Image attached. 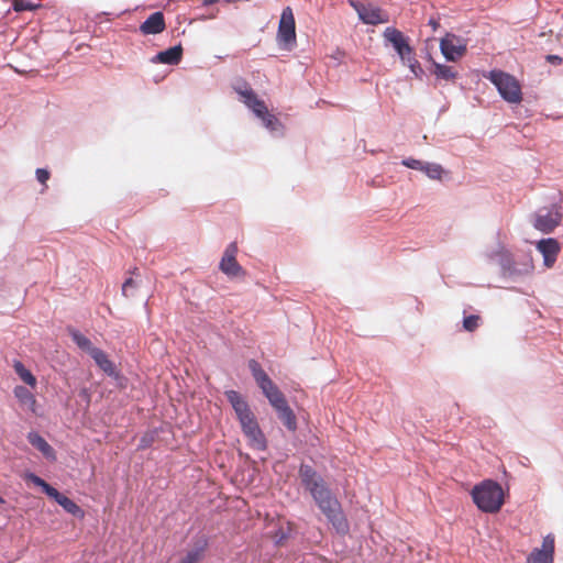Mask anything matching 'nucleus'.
Returning a JSON list of instances; mask_svg holds the SVG:
<instances>
[{
    "mask_svg": "<svg viewBox=\"0 0 563 563\" xmlns=\"http://www.w3.org/2000/svg\"><path fill=\"white\" fill-rule=\"evenodd\" d=\"M302 485L310 492L322 514L331 522L335 531L345 536L350 531L349 521L343 514L341 503L331 493L323 478L310 466L302 464L299 468Z\"/></svg>",
    "mask_w": 563,
    "mask_h": 563,
    "instance_id": "nucleus-1",
    "label": "nucleus"
},
{
    "mask_svg": "<svg viewBox=\"0 0 563 563\" xmlns=\"http://www.w3.org/2000/svg\"><path fill=\"white\" fill-rule=\"evenodd\" d=\"M225 397L234 409L249 445L254 450L265 451L267 449L266 437L246 400L236 390H227Z\"/></svg>",
    "mask_w": 563,
    "mask_h": 563,
    "instance_id": "nucleus-2",
    "label": "nucleus"
},
{
    "mask_svg": "<svg viewBox=\"0 0 563 563\" xmlns=\"http://www.w3.org/2000/svg\"><path fill=\"white\" fill-rule=\"evenodd\" d=\"M471 496L477 508L487 514L498 512L505 503L503 487L493 479L476 484Z\"/></svg>",
    "mask_w": 563,
    "mask_h": 563,
    "instance_id": "nucleus-3",
    "label": "nucleus"
},
{
    "mask_svg": "<svg viewBox=\"0 0 563 563\" xmlns=\"http://www.w3.org/2000/svg\"><path fill=\"white\" fill-rule=\"evenodd\" d=\"M383 36L393 45L401 62L410 68L412 74L416 77H420L423 71L416 58L413 48L409 44V38L396 27H386Z\"/></svg>",
    "mask_w": 563,
    "mask_h": 563,
    "instance_id": "nucleus-4",
    "label": "nucleus"
},
{
    "mask_svg": "<svg viewBox=\"0 0 563 563\" xmlns=\"http://www.w3.org/2000/svg\"><path fill=\"white\" fill-rule=\"evenodd\" d=\"M487 78L496 86L506 101L519 103L522 100L520 84L514 76L501 70H492Z\"/></svg>",
    "mask_w": 563,
    "mask_h": 563,
    "instance_id": "nucleus-5",
    "label": "nucleus"
},
{
    "mask_svg": "<svg viewBox=\"0 0 563 563\" xmlns=\"http://www.w3.org/2000/svg\"><path fill=\"white\" fill-rule=\"evenodd\" d=\"M277 42L287 51L292 49L296 45V21L290 7H286L282 11L277 30Z\"/></svg>",
    "mask_w": 563,
    "mask_h": 563,
    "instance_id": "nucleus-6",
    "label": "nucleus"
},
{
    "mask_svg": "<svg viewBox=\"0 0 563 563\" xmlns=\"http://www.w3.org/2000/svg\"><path fill=\"white\" fill-rule=\"evenodd\" d=\"M349 4L356 11L364 24L378 25L389 22V14L373 2L349 0Z\"/></svg>",
    "mask_w": 563,
    "mask_h": 563,
    "instance_id": "nucleus-7",
    "label": "nucleus"
},
{
    "mask_svg": "<svg viewBox=\"0 0 563 563\" xmlns=\"http://www.w3.org/2000/svg\"><path fill=\"white\" fill-rule=\"evenodd\" d=\"M563 208L554 205L551 208L540 209L533 217V227L542 233H551L561 223Z\"/></svg>",
    "mask_w": 563,
    "mask_h": 563,
    "instance_id": "nucleus-8",
    "label": "nucleus"
},
{
    "mask_svg": "<svg viewBox=\"0 0 563 563\" xmlns=\"http://www.w3.org/2000/svg\"><path fill=\"white\" fill-rule=\"evenodd\" d=\"M238 252V244L235 242L230 243L219 264L220 271L230 278L245 277L246 275L243 267L236 261Z\"/></svg>",
    "mask_w": 563,
    "mask_h": 563,
    "instance_id": "nucleus-9",
    "label": "nucleus"
},
{
    "mask_svg": "<svg viewBox=\"0 0 563 563\" xmlns=\"http://www.w3.org/2000/svg\"><path fill=\"white\" fill-rule=\"evenodd\" d=\"M441 53L448 60L455 62L466 53V42L455 34H446L440 42Z\"/></svg>",
    "mask_w": 563,
    "mask_h": 563,
    "instance_id": "nucleus-10",
    "label": "nucleus"
},
{
    "mask_svg": "<svg viewBox=\"0 0 563 563\" xmlns=\"http://www.w3.org/2000/svg\"><path fill=\"white\" fill-rule=\"evenodd\" d=\"M554 537L548 534L543 538L542 548L534 549L528 556V563H553Z\"/></svg>",
    "mask_w": 563,
    "mask_h": 563,
    "instance_id": "nucleus-11",
    "label": "nucleus"
},
{
    "mask_svg": "<svg viewBox=\"0 0 563 563\" xmlns=\"http://www.w3.org/2000/svg\"><path fill=\"white\" fill-rule=\"evenodd\" d=\"M497 256H498V263H499V265L503 269V273L505 275L511 276V275L525 274V273H529L533 268L531 261L525 265L523 269L518 268L514 261L511 253H509L506 250L499 251L497 253Z\"/></svg>",
    "mask_w": 563,
    "mask_h": 563,
    "instance_id": "nucleus-12",
    "label": "nucleus"
},
{
    "mask_svg": "<svg viewBox=\"0 0 563 563\" xmlns=\"http://www.w3.org/2000/svg\"><path fill=\"white\" fill-rule=\"evenodd\" d=\"M538 251L542 254L544 260V265L548 268H551L556 262L558 255L560 253V244L555 239H543L537 244Z\"/></svg>",
    "mask_w": 563,
    "mask_h": 563,
    "instance_id": "nucleus-13",
    "label": "nucleus"
},
{
    "mask_svg": "<svg viewBox=\"0 0 563 563\" xmlns=\"http://www.w3.org/2000/svg\"><path fill=\"white\" fill-rule=\"evenodd\" d=\"M166 29L164 14L159 11L152 13L141 25L140 32L143 35H155Z\"/></svg>",
    "mask_w": 563,
    "mask_h": 563,
    "instance_id": "nucleus-14",
    "label": "nucleus"
},
{
    "mask_svg": "<svg viewBox=\"0 0 563 563\" xmlns=\"http://www.w3.org/2000/svg\"><path fill=\"white\" fill-rule=\"evenodd\" d=\"M48 497L53 498L59 506L63 507L66 512L73 515L74 517L80 519L85 517V511L74 500L59 493L56 488Z\"/></svg>",
    "mask_w": 563,
    "mask_h": 563,
    "instance_id": "nucleus-15",
    "label": "nucleus"
},
{
    "mask_svg": "<svg viewBox=\"0 0 563 563\" xmlns=\"http://www.w3.org/2000/svg\"><path fill=\"white\" fill-rule=\"evenodd\" d=\"M13 393L22 406L26 407L32 413L37 415L36 398L26 387L15 386Z\"/></svg>",
    "mask_w": 563,
    "mask_h": 563,
    "instance_id": "nucleus-16",
    "label": "nucleus"
},
{
    "mask_svg": "<svg viewBox=\"0 0 563 563\" xmlns=\"http://www.w3.org/2000/svg\"><path fill=\"white\" fill-rule=\"evenodd\" d=\"M29 442L36 448L45 457L55 460V451L51 444L37 432H30L27 434Z\"/></svg>",
    "mask_w": 563,
    "mask_h": 563,
    "instance_id": "nucleus-17",
    "label": "nucleus"
},
{
    "mask_svg": "<svg viewBox=\"0 0 563 563\" xmlns=\"http://www.w3.org/2000/svg\"><path fill=\"white\" fill-rule=\"evenodd\" d=\"M183 56V48L180 45L169 47L166 51L159 52L154 58V62H158L167 65H177Z\"/></svg>",
    "mask_w": 563,
    "mask_h": 563,
    "instance_id": "nucleus-18",
    "label": "nucleus"
},
{
    "mask_svg": "<svg viewBox=\"0 0 563 563\" xmlns=\"http://www.w3.org/2000/svg\"><path fill=\"white\" fill-rule=\"evenodd\" d=\"M90 356L100 367V369H102L107 375L112 376L115 374V367L113 362L108 357V355L102 350L98 347L91 350Z\"/></svg>",
    "mask_w": 563,
    "mask_h": 563,
    "instance_id": "nucleus-19",
    "label": "nucleus"
},
{
    "mask_svg": "<svg viewBox=\"0 0 563 563\" xmlns=\"http://www.w3.org/2000/svg\"><path fill=\"white\" fill-rule=\"evenodd\" d=\"M262 391L266 396V398L268 399L269 404L274 409L287 402L284 394L274 383H272L271 386L263 387Z\"/></svg>",
    "mask_w": 563,
    "mask_h": 563,
    "instance_id": "nucleus-20",
    "label": "nucleus"
},
{
    "mask_svg": "<svg viewBox=\"0 0 563 563\" xmlns=\"http://www.w3.org/2000/svg\"><path fill=\"white\" fill-rule=\"evenodd\" d=\"M249 368L251 369L252 375L261 389H263V387L271 386L273 380L264 372V369L262 368L261 364L257 361L250 360Z\"/></svg>",
    "mask_w": 563,
    "mask_h": 563,
    "instance_id": "nucleus-21",
    "label": "nucleus"
},
{
    "mask_svg": "<svg viewBox=\"0 0 563 563\" xmlns=\"http://www.w3.org/2000/svg\"><path fill=\"white\" fill-rule=\"evenodd\" d=\"M249 368L251 369L252 375L261 389H263V387L271 386L273 380L264 372V369L262 368L261 364L257 361L250 360Z\"/></svg>",
    "mask_w": 563,
    "mask_h": 563,
    "instance_id": "nucleus-22",
    "label": "nucleus"
},
{
    "mask_svg": "<svg viewBox=\"0 0 563 563\" xmlns=\"http://www.w3.org/2000/svg\"><path fill=\"white\" fill-rule=\"evenodd\" d=\"M249 368L251 369L252 375L261 389H263V387L271 386L273 380L264 372V369L262 368L261 364L257 361L250 360Z\"/></svg>",
    "mask_w": 563,
    "mask_h": 563,
    "instance_id": "nucleus-23",
    "label": "nucleus"
},
{
    "mask_svg": "<svg viewBox=\"0 0 563 563\" xmlns=\"http://www.w3.org/2000/svg\"><path fill=\"white\" fill-rule=\"evenodd\" d=\"M277 411L278 418L284 423V426L289 431H295L297 429V419L292 411V409L286 402L285 405L275 409Z\"/></svg>",
    "mask_w": 563,
    "mask_h": 563,
    "instance_id": "nucleus-24",
    "label": "nucleus"
},
{
    "mask_svg": "<svg viewBox=\"0 0 563 563\" xmlns=\"http://www.w3.org/2000/svg\"><path fill=\"white\" fill-rule=\"evenodd\" d=\"M208 547V540L206 538H201L192 550H190L186 556L180 560L179 563H198L202 558L203 553Z\"/></svg>",
    "mask_w": 563,
    "mask_h": 563,
    "instance_id": "nucleus-25",
    "label": "nucleus"
},
{
    "mask_svg": "<svg viewBox=\"0 0 563 563\" xmlns=\"http://www.w3.org/2000/svg\"><path fill=\"white\" fill-rule=\"evenodd\" d=\"M13 368L23 383L32 388L36 386V377L23 365L22 362L14 361Z\"/></svg>",
    "mask_w": 563,
    "mask_h": 563,
    "instance_id": "nucleus-26",
    "label": "nucleus"
},
{
    "mask_svg": "<svg viewBox=\"0 0 563 563\" xmlns=\"http://www.w3.org/2000/svg\"><path fill=\"white\" fill-rule=\"evenodd\" d=\"M235 92L241 97V100L250 108L254 101L258 98L254 90L249 86L246 81H242L241 85L234 86Z\"/></svg>",
    "mask_w": 563,
    "mask_h": 563,
    "instance_id": "nucleus-27",
    "label": "nucleus"
},
{
    "mask_svg": "<svg viewBox=\"0 0 563 563\" xmlns=\"http://www.w3.org/2000/svg\"><path fill=\"white\" fill-rule=\"evenodd\" d=\"M235 92L241 97V100L250 108L254 101L258 98L254 90L249 86L246 81H242L241 85L234 86Z\"/></svg>",
    "mask_w": 563,
    "mask_h": 563,
    "instance_id": "nucleus-28",
    "label": "nucleus"
},
{
    "mask_svg": "<svg viewBox=\"0 0 563 563\" xmlns=\"http://www.w3.org/2000/svg\"><path fill=\"white\" fill-rule=\"evenodd\" d=\"M434 75L439 79L453 81L456 78L457 73L454 70L452 66L434 64Z\"/></svg>",
    "mask_w": 563,
    "mask_h": 563,
    "instance_id": "nucleus-29",
    "label": "nucleus"
},
{
    "mask_svg": "<svg viewBox=\"0 0 563 563\" xmlns=\"http://www.w3.org/2000/svg\"><path fill=\"white\" fill-rule=\"evenodd\" d=\"M422 172L426 173L429 178L434 180H441L442 175L444 174L443 167L435 163H426Z\"/></svg>",
    "mask_w": 563,
    "mask_h": 563,
    "instance_id": "nucleus-30",
    "label": "nucleus"
},
{
    "mask_svg": "<svg viewBox=\"0 0 563 563\" xmlns=\"http://www.w3.org/2000/svg\"><path fill=\"white\" fill-rule=\"evenodd\" d=\"M73 341L84 351H87L89 354L91 353V350H95L96 347L92 346L91 341L81 334L79 331H73L71 332Z\"/></svg>",
    "mask_w": 563,
    "mask_h": 563,
    "instance_id": "nucleus-31",
    "label": "nucleus"
},
{
    "mask_svg": "<svg viewBox=\"0 0 563 563\" xmlns=\"http://www.w3.org/2000/svg\"><path fill=\"white\" fill-rule=\"evenodd\" d=\"M40 7H41V4L33 3L29 0H13V9L16 12L33 11Z\"/></svg>",
    "mask_w": 563,
    "mask_h": 563,
    "instance_id": "nucleus-32",
    "label": "nucleus"
},
{
    "mask_svg": "<svg viewBox=\"0 0 563 563\" xmlns=\"http://www.w3.org/2000/svg\"><path fill=\"white\" fill-rule=\"evenodd\" d=\"M261 120L271 131H277L282 126L279 120L269 111Z\"/></svg>",
    "mask_w": 563,
    "mask_h": 563,
    "instance_id": "nucleus-33",
    "label": "nucleus"
},
{
    "mask_svg": "<svg viewBox=\"0 0 563 563\" xmlns=\"http://www.w3.org/2000/svg\"><path fill=\"white\" fill-rule=\"evenodd\" d=\"M479 324V316L477 314H471L464 318L463 320V328L468 331L473 332L478 328Z\"/></svg>",
    "mask_w": 563,
    "mask_h": 563,
    "instance_id": "nucleus-34",
    "label": "nucleus"
},
{
    "mask_svg": "<svg viewBox=\"0 0 563 563\" xmlns=\"http://www.w3.org/2000/svg\"><path fill=\"white\" fill-rule=\"evenodd\" d=\"M250 109L260 119H262L268 112V109H267L265 102L263 100H261V99H257L252 104H250Z\"/></svg>",
    "mask_w": 563,
    "mask_h": 563,
    "instance_id": "nucleus-35",
    "label": "nucleus"
},
{
    "mask_svg": "<svg viewBox=\"0 0 563 563\" xmlns=\"http://www.w3.org/2000/svg\"><path fill=\"white\" fill-rule=\"evenodd\" d=\"M30 478L31 481L38 487H41L43 489V492L49 496L52 494V492L55 489L53 486H51L48 483H46L43 478L34 475V474H31L30 475Z\"/></svg>",
    "mask_w": 563,
    "mask_h": 563,
    "instance_id": "nucleus-36",
    "label": "nucleus"
},
{
    "mask_svg": "<svg viewBox=\"0 0 563 563\" xmlns=\"http://www.w3.org/2000/svg\"><path fill=\"white\" fill-rule=\"evenodd\" d=\"M424 164L426 163L413 158H407L402 161V165H405L406 167L421 172L423 170Z\"/></svg>",
    "mask_w": 563,
    "mask_h": 563,
    "instance_id": "nucleus-37",
    "label": "nucleus"
},
{
    "mask_svg": "<svg viewBox=\"0 0 563 563\" xmlns=\"http://www.w3.org/2000/svg\"><path fill=\"white\" fill-rule=\"evenodd\" d=\"M137 287L136 283L133 280V278H128L122 285V294L125 297H130L132 294H130L131 289H135Z\"/></svg>",
    "mask_w": 563,
    "mask_h": 563,
    "instance_id": "nucleus-38",
    "label": "nucleus"
},
{
    "mask_svg": "<svg viewBox=\"0 0 563 563\" xmlns=\"http://www.w3.org/2000/svg\"><path fill=\"white\" fill-rule=\"evenodd\" d=\"M36 178L41 184L46 186V181L49 178V172L44 168H37L36 169Z\"/></svg>",
    "mask_w": 563,
    "mask_h": 563,
    "instance_id": "nucleus-39",
    "label": "nucleus"
},
{
    "mask_svg": "<svg viewBox=\"0 0 563 563\" xmlns=\"http://www.w3.org/2000/svg\"><path fill=\"white\" fill-rule=\"evenodd\" d=\"M545 59L553 65H561L563 63V58L559 55H547Z\"/></svg>",
    "mask_w": 563,
    "mask_h": 563,
    "instance_id": "nucleus-40",
    "label": "nucleus"
},
{
    "mask_svg": "<svg viewBox=\"0 0 563 563\" xmlns=\"http://www.w3.org/2000/svg\"><path fill=\"white\" fill-rule=\"evenodd\" d=\"M219 0H203V4L205 5H212L214 3H217Z\"/></svg>",
    "mask_w": 563,
    "mask_h": 563,
    "instance_id": "nucleus-41",
    "label": "nucleus"
},
{
    "mask_svg": "<svg viewBox=\"0 0 563 563\" xmlns=\"http://www.w3.org/2000/svg\"><path fill=\"white\" fill-rule=\"evenodd\" d=\"M430 24H431V26H433V27L435 29V26H437V22H434L433 20H431V21H430Z\"/></svg>",
    "mask_w": 563,
    "mask_h": 563,
    "instance_id": "nucleus-42",
    "label": "nucleus"
},
{
    "mask_svg": "<svg viewBox=\"0 0 563 563\" xmlns=\"http://www.w3.org/2000/svg\"><path fill=\"white\" fill-rule=\"evenodd\" d=\"M0 504H4V499L0 496Z\"/></svg>",
    "mask_w": 563,
    "mask_h": 563,
    "instance_id": "nucleus-43",
    "label": "nucleus"
}]
</instances>
